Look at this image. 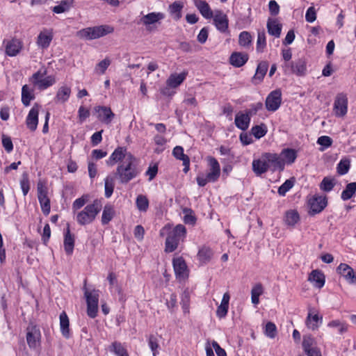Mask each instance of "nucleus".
<instances>
[{
  "label": "nucleus",
  "mask_w": 356,
  "mask_h": 356,
  "mask_svg": "<svg viewBox=\"0 0 356 356\" xmlns=\"http://www.w3.org/2000/svg\"><path fill=\"white\" fill-rule=\"evenodd\" d=\"M135 161L136 158L133 155H129L127 161L118 164L115 175L121 184H127L138 175L140 172Z\"/></svg>",
  "instance_id": "f257e3e1"
},
{
  "label": "nucleus",
  "mask_w": 356,
  "mask_h": 356,
  "mask_svg": "<svg viewBox=\"0 0 356 356\" xmlns=\"http://www.w3.org/2000/svg\"><path fill=\"white\" fill-rule=\"evenodd\" d=\"M102 205L99 200H95L83 209L76 212V220L80 225L85 226L92 223L102 210Z\"/></svg>",
  "instance_id": "f03ea898"
},
{
  "label": "nucleus",
  "mask_w": 356,
  "mask_h": 356,
  "mask_svg": "<svg viewBox=\"0 0 356 356\" xmlns=\"http://www.w3.org/2000/svg\"><path fill=\"white\" fill-rule=\"evenodd\" d=\"M186 236V229L183 225H177L168 234L165 239V251L172 252L178 248L180 242L184 241Z\"/></svg>",
  "instance_id": "7ed1b4c3"
},
{
  "label": "nucleus",
  "mask_w": 356,
  "mask_h": 356,
  "mask_svg": "<svg viewBox=\"0 0 356 356\" xmlns=\"http://www.w3.org/2000/svg\"><path fill=\"white\" fill-rule=\"evenodd\" d=\"M114 31L113 27L108 25H100L83 29L76 33L81 39L92 40L105 36Z\"/></svg>",
  "instance_id": "20e7f679"
},
{
  "label": "nucleus",
  "mask_w": 356,
  "mask_h": 356,
  "mask_svg": "<svg viewBox=\"0 0 356 356\" xmlns=\"http://www.w3.org/2000/svg\"><path fill=\"white\" fill-rule=\"evenodd\" d=\"M84 296L87 303V314L89 317L94 318L98 312L99 298L100 291L99 290H89L86 287V280L83 286Z\"/></svg>",
  "instance_id": "39448f33"
},
{
  "label": "nucleus",
  "mask_w": 356,
  "mask_h": 356,
  "mask_svg": "<svg viewBox=\"0 0 356 356\" xmlns=\"http://www.w3.org/2000/svg\"><path fill=\"white\" fill-rule=\"evenodd\" d=\"M45 75L46 70L43 72L38 70L30 77L29 81L39 90H44L55 83V80L52 76H49L44 77Z\"/></svg>",
  "instance_id": "423d86ee"
},
{
  "label": "nucleus",
  "mask_w": 356,
  "mask_h": 356,
  "mask_svg": "<svg viewBox=\"0 0 356 356\" xmlns=\"http://www.w3.org/2000/svg\"><path fill=\"white\" fill-rule=\"evenodd\" d=\"M38 198L40 202L42 213L48 216L50 213V200L47 197V188L44 184L38 182L37 186Z\"/></svg>",
  "instance_id": "0eeeda50"
},
{
  "label": "nucleus",
  "mask_w": 356,
  "mask_h": 356,
  "mask_svg": "<svg viewBox=\"0 0 356 356\" xmlns=\"http://www.w3.org/2000/svg\"><path fill=\"white\" fill-rule=\"evenodd\" d=\"M333 112L337 117H344L348 112V97L344 93H339L334 99Z\"/></svg>",
  "instance_id": "6e6552de"
},
{
  "label": "nucleus",
  "mask_w": 356,
  "mask_h": 356,
  "mask_svg": "<svg viewBox=\"0 0 356 356\" xmlns=\"http://www.w3.org/2000/svg\"><path fill=\"white\" fill-rule=\"evenodd\" d=\"M284 68L285 74H295L297 76H303L307 71L306 62L302 58L285 63Z\"/></svg>",
  "instance_id": "1a4fd4ad"
},
{
  "label": "nucleus",
  "mask_w": 356,
  "mask_h": 356,
  "mask_svg": "<svg viewBox=\"0 0 356 356\" xmlns=\"http://www.w3.org/2000/svg\"><path fill=\"white\" fill-rule=\"evenodd\" d=\"M282 103V92L277 89L270 92L266 99V108L269 111H277Z\"/></svg>",
  "instance_id": "9d476101"
},
{
  "label": "nucleus",
  "mask_w": 356,
  "mask_h": 356,
  "mask_svg": "<svg viewBox=\"0 0 356 356\" xmlns=\"http://www.w3.org/2000/svg\"><path fill=\"white\" fill-rule=\"evenodd\" d=\"M327 204V200L325 195H314L309 200L310 207L309 213L315 215L321 212Z\"/></svg>",
  "instance_id": "9b49d317"
},
{
  "label": "nucleus",
  "mask_w": 356,
  "mask_h": 356,
  "mask_svg": "<svg viewBox=\"0 0 356 356\" xmlns=\"http://www.w3.org/2000/svg\"><path fill=\"white\" fill-rule=\"evenodd\" d=\"M26 341L30 348H36L40 342L41 333L35 325H29L26 329Z\"/></svg>",
  "instance_id": "f8f14e48"
},
{
  "label": "nucleus",
  "mask_w": 356,
  "mask_h": 356,
  "mask_svg": "<svg viewBox=\"0 0 356 356\" xmlns=\"http://www.w3.org/2000/svg\"><path fill=\"white\" fill-rule=\"evenodd\" d=\"M264 159L268 163V169L270 168L273 171L279 170L282 171L284 168V161L277 154L265 153L264 154Z\"/></svg>",
  "instance_id": "ddd939ff"
},
{
  "label": "nucleus",
  "mask_w": 356,
  "mask_h": 356,
  "mask_svg": "<svg viewBox=\"0 0 356 356\" xmlns=\"http://www.w3.org/2000/svg\"><path fill=\"white\" fill-rule=\"evenodd\" d=\"M129 155H132V154L128 152L127 148L124 147H118L114 150L109 159L106 161V164L108 165L113 166L116 163H122L124 161L127 160Z\"/></svg>",
  "instance_id": "4468645a"
},
{
  "label": "nucleus",
  "mask_w": 356,
  "mask_h": 356,
  "mask_svg": "<svg viewBox=\"0 0 356 356\" xmlns=\"http://www.w3.org/2000/svg\"><path fill=\"white\" fill-rule=\"evenodd\" d=\"M40 108L41 106L39 104H35L26 117V124L31 131H35L38 127V115Z\"/></svg>",
  "instance_id": "2eb2a0df"
},
{
  "label": "nucleus",
  "mask_w": 356,
  "mask_h": 356,
  "mask_svg": "<svg viewBox=\"0 0 356 356\" xmlns=\"http://www.w3.org/2000/svg\"><path fill=\"white\" fill-rule=\"evenodd\" d=\"M165 18V15L162 13H150L144 16L140 19V22L147 27L148 31L151 30L150 26L154 25Z\"/></svg>",
  "instance_id": "dca6fc26"
},
{
  "label": "nucleus",
  "mask_w": 356,
  "mask_h": 356,
  "mask_svg": "<svg viewBox=\"0 0 356 356\" xmlns=\"http://www.w3.org/2000/svg\"><path fill=\"white\" fill-rule=\"evenodd\" d=\"M172 264L177 278L184 280L188 277L187 266L182 257L173 259Z\"/></svg>",
  "instance_id": "f3484780"
},
{
  "label": "nucleus",
  "mask_w": 356,
  "mask_h": 356,
  "mask_svg": "<svg viewBox=\"0 0 356 356\" xmlns=\"http://www.w3.org/2000/svg\"><path fill=\"white\" fill-rule=\"evenodd\" d=\"M3 43L6 44V55L11 57L17 56L23 47L22 41L16 38H13L10 40H4Z\"/></svg>",
  "instance_id": "a211bd4d"
},
{
  "label": "nucleus",
  "mask_w": 356,
  "mask_h": 356,
  "mask_svg": "<svg viewBox=\"0 0 356 356\" xmlns=\"http://www.w3.org/2000/svg\"><path fill=\"white\" fill-rule=\"evenodd\" d=\"M207 161L209 165V172L207 175V179L209 181H216L220 175V167L218 161L212 156L207 157Z\"/></svg>",
  "instance_id": "6ab92c4d"
},
{
  "label": "nucleus",
  "mask_w": 356,
  "mask_h": 356,
  "mask_svg": "<svg viewBox=\"0 0 356 356\" xmlns=\"http://www.w3.org/2000/svg\"><path fill=\"white\" fill-rule=\"evenodd\" d=\"M95 111L97 113L99 120L106 124H110L115 117L111 108L107 106H98L95 108Z\"/></svg>",
  "instance_id": "aec40b11"
},
{
  "label": "nucleus",
  "mask_w": 356,
  "mask_h": 356,
  "mask_svg": "<svg viewBox=\"0 0 356 356\" xmlns=\"http://www.w3.org/2000/svg\"><path fill=\"white\" fill-rule=\"evenodd\" d=\"M213 18V23L218 31L225 33L228 29V18L221 10H216Z\"/></svg>",
  "instance_id": "412c9836"
},
{
  "label": "nucleus",
  "mask_w": 356,
  "mask_h": 356,
  "mask_svg": "<svg viewBox=\"0 0 356 356\" xmlns=\"http://www.w3.org/2000/svg\"><path fill=\"white\" fill-rule=\"evenodd\" d=\"M322 321L323 317L315 313L314 309H309L305 321L307 327L312 330H316L322 323Z\"/></svg>",
  "instance_id": "4be33fe9"
},
{
  "label": "nucleus",
  "mask_w": 356,
  "mask_h": 356,
  "mask_svg": "<svg viewBox=\"0 0 356 356\" xmlns=\"http://www.w3.org/2000/svg\"><path fill=\"white\" fill-rule=\"evenodd\" d=\"M268 69V63L267 61H261L257 65V67L256 69V72L254 76L252 79V81L254 84L257 85L260 83Z\"/></svg>",
  "instance_id": "5701e85b"
},
{
  "label": "nucleus",
  "mask_w": 356,
  "mask_h": 356,
  "mask_svg": "<svg viewBox=\"0 0 356 356\" xmlns=\"http://www.w3.org/2000/svg\"><path fill=\"white\" fill-rule=\"evenodd\" d=\"M337 270L349 283H356V273L348 264H341L338 266Z\"/></svg>",
  "instance_id": "b1692460"
},
{
  "label": "nucleus",
  "mask_w": 356,
  "mask_h": 356,
  "mask_svg": "<svg viewBox=\"0 0 356 356\" xmlns=\"http://www.w3.org/2000/svg\"><path fill=\"white\" fill-rule=\"evenodd\" d=\"M52 39V32L50 30L44 29L39 33L36 43L39 47L47 49L50 45Z\"/></svg>",
  "instance_id": "393cba45"
},
{
  "label": "nucleus",
  "mask_w": 356,
  "mask_h": 356,
  "mask_svg": "<svg viewBox=\"0 0 356 356\" xmlns=\"http://www.w3.org/2000/svg\"><path fill=\"white\" fill-rule=\"evenodd\" d=\"M172 155L179 160L183 161L184 172L186 173L189 170L190 159L189 157L184 153V149L181 146H176L172 150Z\"/></svg>",
  "instance_id": "a878e982"
},
{
  "label": "nucleus",
  "mask_w": 356,
  "mask_h": 356,
  "mask_svg": "<svg viewBox=\"0 0 356 356\" xmlns=\"http://www.w3.org/2000/svg\"><path fill=\"white\" fill-rule=\"evenodd\" d=\"M250 118L246 113L238 112L234 120L236 127L242 131L247 130L250 125Z\"/></svg>",
  "instance_id": "bb28decb"
},
{
  "label": "nucleus",
  "mask_w": 356,
  "mask_h": 356,
  "mask_svg": "<svg viewBox=\"0 0 356 356\" xmlns=\"http://www.w3.org/2000/svg\"><path fill=\"white\" fill-rule=\"evenodd\" d=\"M248 60V55L245 53L234 52L229 57V63L235 67L244 65Z\"/></svg>",
  "instance_id": "cd10ccee"
},
{
  "label": "nucleus",
  "mask_w": 356,
  "mask_h": 356,
  "mask_svg": "<svg viewBox=\"0 0 356 356\" xmlns=\"http://www.w3.org/2000/svg\"><path fill=\"white\" fill-rule=\"evenodd\" d=\"M308 280L314 283V286L321 289L325 284V275L319 270H314L309 275Z\"/></svg>",
  "instance_id": "c85d7f7f"
},
{
  "label": "nucleus",
  "mask_w": 356,
  "mask_h": 356,
  "mask_svg": "<svg viewBox=\"0 0 356 356\" xmlns=\"http://www.w3.org/2000/svg\"><path fill=\"white\" fill-rule=\"evenodd\" d=\"M195 6L204 18L211 19L213 17V13L206 1L196 0L195 1Z\"/></svg>",
  "instance_id": "c756f323"
},
{
  "label": "nucleus",
  "mask_w": 356,
  "mask_h": 356,
  "mask_svg": "<svg viewBox=\"0 0 356 356\" xmlns=\"http://www.w3.org/2000/svg\"><path fill=\"white\" fill-rule=\"evenodd\" d=\"M70 95V87L66 85L62 86L58 88L54 101L56 103L63 104L69 99Z\"/></svg>",
  "instance_id": "7c9ffc66"
},
{
  "label": "nucleus",
  "mask_w": 356,
  "mask_h": 356,
  "mask_svg": "<svg viewBox=\"0 0 356 356\" xmlns=\"http://www.w3.org/2000/svg\"><path fill=\"white\" fill-rule=\"evenodd\" d=\"M60 320V327L62 335L65 339H69L70 337V321L67 315L65 312H63L59 316Z\"/></svg>",
  "instance_id": "2f4dec72"
},
{
  "label": "nucleus",
  "mask_w": 356,
  "mask_h": 356,
  "mask_svg": "<svg viewBox=\"0 0 356 356\" xmlns=\"http://www.w3.org/2000/svg\"><path fill=\"white\" fill-rule=\"evenodd\" d=\"M252 170L257 175H261L268 170V165L264 159V154L260 159L253 161Z\"/></svg>",
  "instance_id": "473e14b6"
},
{
  "label": "nucleus",
  "mask_w": 356,
  "mask_h": 356,
  "mask_svg": "<svg viewBox=\"0 0 356 356\" xmlns=\"http://www.w3.org/2000/svg\"><path fill=\"white\" fill-rule=\"evenodd\" d=\"M187 73L172 74L166 81L168 86L172 88L178 87L185 80Z\"/></svg>",
  "instance_id": "72a5a7b5"
},
{
  "label": "nucleus",
  "mask_w": 356,
  "mask_h": 356,
  "mask_svg": "<svg viewBox=\"0 0 356 356\" xmlns=\"http://www.w3.org/2000/svg\"><path fill=\"white\" fill-rule=\"evenodd\" d=\"M74 246V238L71 234L69 226L67 228L66 232L65 233L64 238V248L67 254H72L73 252Z\"/></svg>",
  "instance_id": "f704fd0d"
},
{
  "label": "nucleus",
  "mask_w": 356,
  "mask_h": 356,
  "mask_svg": "<svg viewBox=\"0 0 356 356\" xmlns=\"http://www.w3.org/2000/svg\"><path fill=\"white\" fill-rule=\"evenodd\" d=\"M280 156L283 159L284 163L292 164L297 158V152L293 149L286 148L282 151Z\"/></svg>",
  "instance_id": "c9c22d12"
},
{
  "label": "nucleus",
  "mask_w": 356,
  "mask_h": 356,
  "mask_svg": "<svg viewBox=\"0 0 356 356\" xmlns=\"http://www.w3.org/2000/svg\"><path fill=\"white\" fill-rule=\"evenodd\" d=\"M35 98L33 90L31 89L27 85H24L22 88V102L25 106L30 105V102Z\"/></svg>",
  "instance_id": "e433bc0d"
},
{
  "label": "nucleus",
  "mask_w": 356,
  "mask_h": 356,
  "mask_svg": "<svg viewBox=\"0 0 356 356\" xmlns=\"http://www.w3.org/2000/svg\"><path fill=\"white\" fill-rule=\"evenodd\" d=\"M114 216L113 207L110 204L105 205L102 215V224L107 225L113 218Z\"/></svg>",
  "instance_id": "4c0bfd02"
},
{
  "label": "nucleus",
  "mask_w": 356,
  "mask_h": 356,
  "mask_svg": "<svg viewBox=\"0 0 356 356\" xmlns=\"http://www.w3.org/2000/svg\"><path fill=\"white\" fill-rule=\"evenodd\" d=\"M73 5V0H63L58 5L52 8V11L56 14H60L68 11Z\"/></svg>",
  "instance_id": "58836bf2"
},
{
  "label": "nucleus",
  "mask_w": 356,
  "mask_h": 356,
  "mask_svg": "<svg viewBox=\"0 0 356 356\" xmlns=\"http://www.w3.org/2000/svg\"><path fill=\"white\" fill-rule=\"evenodd\" d=\"M300 220V216L296 210L287 211L285 213L284 221L289 226H294Z\"/></svg>",
  "instance_id": "ea45409f"
},
{
  "label": "nucleus",
  "mask_w": 356,
  "mask_h": 356,
  "mask_svg": "<svg viewBox=\"0 0 356 356\" xmlns=\"http://www.w3.org/2000/svg\"><path fill=\"white\" fill-rule=\"evenodd\" d=\"M268 32L276 38H279L281 34L282 25L275 20L268 21L267 23Z\"/></svg>",
  "instance_id": "a19ab883"
},
{
  "label": "nucleus",
  "mask_w": 356,
  "mask_h": 356,
  "mask_svg": "<svg viewBox=\"0 0 356 356\" xmlns=\"http://www.w3.org/2000/svg\"><path fill=\"white\" fill-rule=\"evenodd\" d=\"M264 293V288L261 283L256 284L251 290V301L254 305L259 302V296Z\"/></svg>",
  "instance_id": "79ce46f5"
},
{
  "label": "nucleus",
  "mask_w": 356,
  "mask_h": 356,
  "mask_svg": "<svg viewBox=\"0 0 356 356\" xmlns=\"http://www.w3.org/2000/svg\"><path fill=\"white\" fill-rule=\"evenodd\" d=\"M356 193V182L348 184L346 188L342 191L341 197L346 201L350 200Z\"/></svg>",
  "instance_id": "37998d69"
},
{
  "label": "nucleus",
  "mask_w": 356,
  "mask_h": 356,
  "mask_svg": "<svg viewBox=\"0 0 356 356\" xmlns=\"http://www.w3.org/2000/svg\"><path fill=\"white\" fill-rule=\"evenodd\" d=\"M213 255V252L211 248L204 246L199 250L197 257L200 261L207 262L209 261Z\"/></svg>",
  "instance_id": "c03bdc74"
},
{
  "label": "nucleus",
  "mask_w": 356,
  "mask_h": 356,
  "mask_svg": "<svg viewBox=\"0 0 356 356\" xmlns=\"http://www.w3.org/2000/svg\"><path fill=\"white\" fill-rule=\"evenodd\" d=\"M267 127L265 124H261L259 125H255L252 127L251 133L257 138L259 139L264 136L267 133Z\"/></svg>",
  "instance_id": "a18cd8bd"
},
{
  "label": "nucleus",
  "mask_w": 356,
  "mask_h": 356,
  "mask_svg": "<svg viewBox=\"0 0 356 356\" xmlns=\"http://www.w3.org/2000/svg\"><path fill=\"white\" fill-rule=\"evenodd\" d=\"M110 350L114 353L117 356H129L127 350L121 343L114 341L110 346Z\"/></svg>",
  "instance_id": "49530a36"
},
{
  "label": "nucleus",
  "mask_w": 356,
  "mask_h": 356,
  "mask_svg": "<svg viewBox=\"0 0 356 356\" xmlns=\"http://www.w3.org/2000/svg\"><path fill=\"white\" fill-rule=\"evenodd\" d=\"M266 46V33L264 31H259L257 33V40L256 49L257 52H263Z\"/></svg>",
  "instance_id": "de8ad7c7"
},
{
  "label": "nucleus",
  "mask_w": 356,
  "mask_h": 356,
  "mask_svg": "<svg viewBox=\"0 0 356 356\" xmlns=\"http://www.w3.org/2000/svg\"><path fill=\"white\" fill-rule=\"evenodd\" d=\"M334 186H335L334 179H332L330 177H325L322 180L319 186H320L321 190H322L325 192H330L333 189Z\"/></svg>",
  "instance_id": "09e8293b"
},
{
  "label": "nucleus",
  "mask_w": 356,
  "mask_h": 356,
  "mask_svg": "<svg viewBox=\"0 0 356 356\" xmlns=\"http://www.w3.org/2000/svg\"><path fill=\"white\" fill-rule=\"evenodd\" d=\"M327 326L330 327L337 328L339 334H343L348 330V325L339 320H334L328 323Z\"/></svg>",
  "instance_id": "8fccbe9b"
},
{
  "label": "nucleus",
  "mask_w": 356,
  "mask_h": 356,
  "mask_svg": "<svg viewBox=\"0 0 356 356\" xmlns=\"http://www.w3.org/2000/svg\"><path fill=\"white\" fill-rule=\"evenodd\" d=\"M252 42V36L248 31H243L238 37V43L243 47H248Z\"/></svg>",
  "instance_id": "3c124183"
},
{
  "label": "nucleus",
  "mask_w": 356,
  "mask_h": 356,
  "mask_svg": "<svg viewBox=\"0 0 356 356\" xmlns=\"http://www.w3.org/2000/svg\"><path fill=\"white\" fill-rule=\"evenodd\" d=\"M136 204L140 211H146L149 207V200L146 196L139 195L136 198Z\"/></svg>",
  "instance_id": "603ef678"
},
{
  "label": "nucleus",
  "mask_w": 356,
  "mask_h": 356,
  "mask_svg": "<svg viewBox=\"0 0 356 356\" xmlns=\"http://www.w3.org/2000/svg\"><path fill=\"white\" fill-rule=\"evenodd\" d=\"M88 195H82L81 197L76 199L72 203V210L74 212H77L81 209L88 202Z\"/></svg>",
  "instance_id": "864d4df0"
},
{
  "label": "nucleus",
  "mask_w": 356,
  "mask_h": 356,
  "mask_svg": "<svg viewBox=\"0 0 356 356\" xmlns=\"http://www.w3.org/2000/svg\"><path fill=\"white\" fill-rule=\"evenodd\" d=\"M350 161L348 159H342L340 161V162L337 165V172L341 175H343L346 174L349 169H350Z\"/></svg>",
  "instance_id": "5fc2aeb1"
},
{
  "label": "nucleus",
  "mask_w": 356,
  "mask_h": 356,
  "mask_svg": "<svg viewBox=\"0 0 356 356\" xmlns=\"http://www.w3.org/2000/svg\"><path fill=\"white\" fill-rule=\"evenodd\" d=\"M294 181L293 179H287L278 188V193L284 196L285 194L293 186Z\"/></svg>",
  "instance_id": "6e6d98bb"
},
{
  "label": "nucleus",
  "mask_w": 356,
  "mask_h": 356,
  "mask_svg": "<svg viewBox=\"0 0 356 356\" xmlns=\"http://www.w3.org/2000/svg\"><path fill=\"white\" fill-rule=\"evenodd\" d=\"M104 188H105V196L108 198L111 196L113 189L114 184L113 183V178L107 177L104 180Z\"/></svg>",
  "instance_id": "4d7b16f0"
},
{
  "label": "nucleus",
  "mask_w": 356,
  "mask_h": 356,
  "mask_svg": "<svg viewBox=\"0 0 356 356\" xmlns=\"http://www.w3.org/2000/svg\"><path fill=\"white\" fill-rule=\"evenodd\" d=\"M316 347L315 339L311 335H305L302 341V348L304 351Z\"/></svg>",
  "instance_id": "13d9d810"
},
{
  "label": "nucleus",
  "mask_w": 356,
  "mask_h": 356,
  "mask_svg": "<svg viewBox=\"0 0 356 356\" xmlns=\"http://www.w3.org/2000/svg\"><path fill=\"white\" fill-rule=\"evenodd\" d=\"M183 8V6L177 1H175L170 6V12L172 15H175V19H179L181 17V11Z\"/></svg>",
  "instance_id": "bf43d9fd"
},
{
  "label": "nucleus",
  "mask_w": 356,
  "mask_h": 356,
  "mask_svg": "<svg viewBox=\"0 0 356 356\" xmlns=\"http://www.w3.org/2000/svg\"><path fill=\"white\" fill-rule=\"evenodd\" d=\"M20 186L23 192V195L25 196L29 191V180L27 173L24 172L22 175V179L20 181Z\"/></svg>",
  "instance_id": "052dcab7"
},
{
  "label": "nucleus",
  "mask_w": 356,
  "mask_h": 356,
  "mask_svg": "<svg viewBox=\"0 0 356 356\" xmlns=\"http://www.w3.org/2000/svg\"><path fill=\"white\" fill-rule=\"evenodd\" d=\"M265 334L267 337L273 339L275 337L277 334V327L272 322H268L266 325Z\"/></svg>",
  "instance_id": "680f3d73"
},
{
  "label": "nucleus",
  "mask_w": 356,
  "mask_h": 356,
  "mask_svg": "<svg viewBox=\"0 0 356 356\" xmlns=\"http://www.w3.org/2000/svg\"><path fill=\"white\" fill-rule=\"evenodd\" d=\"M111 64V60L108 58H105L100 61L95 67V71L101 74H104L105 71Z\"/></svg>",
  "instance_id": "e2e57ef3"
},
{
  "label": "nucleus",
  "mask_w": 356,
  "mask_h": 356,
  "mask_svg": "<svg viewBox=\"0 0 356 356\" xmlns=\"http://www.w3.org/2000/svg\"><path fill=\"white\" fill-rule=\"evenodd\" d=\"M148 345L152 351L153 356H156V350L159 348L158 339L156 336L151 334L148 338Z\"/></svg>",
  "instance_id": "0e129e2a"
},
{
  "label": "nucleus",
  "mask_w": 356,
  "mask_h": 356,
  "mask_svg": "<svg viewBox=\"0 0 356 356\" xmlns=\"http://www.w3.org/2000/svg\"><path fill=\"white\" fill-rule=\"evenodd\" d=\"M190 296L187 291H184L181 295V305L184 313L189 312Z\"/></svg>",
  "instance_id": "69168bd1"
},
{
  "label": "nucleus",
  "mask_w": 356,
  "mask_h": 356,
  "mask_svg": "<svg viewBox=\"0 0 356 356\" xmlns=\"http://www.w3.org/2000/svg\"><path fill=\"white\" fill-rule=\"evenodd\" d=\"M263 108V104L257 102L250 105V108L245 111V113L251 118L257 114V113Z\"/></svg>",
  "instance_id": "338daca9"
},
{
  "label": "nucleus",
  "mask_w": 356,
  "mask_h": 356,
  "mask_svg": "<svg viewBox=\"0 0 356 356\" xmlns=\"http://www.w3.org/2000/svg\"><path fill=\"white\" fill-rule=\"evenodd\" d=\"M2 145L7 152H10L13 149V144L10 137L4 134L2 135Z\"/></svg>",
  "instance_id": "774afa93"
}]
</instances>
